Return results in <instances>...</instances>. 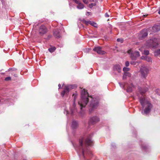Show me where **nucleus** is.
Returning a JSON list of instances; mask_svg holds the SVG:
<instances>
[{
	"label": "nucleus",
	"mask_w": 160,
	"mask_h": 160,
	"mask_svg": "<svg viewBox=\"0 0 160 160\" xmlns=\"http://www.w3.org/2000/svg\"><path fill=\"white\" fill-rule=\"evenodd\" d=\"M70 86H66L64 88V90H65L66 92H69V88Z\"/></svg>",
	"instance_id": "nucleus-24"
},
{
	"label": "nucleus",
	"mask_w": 160,
	"mask_h": 160,
	"mask_svg": "<svg viewBox=\"0 0 160 160\" xmlns=\"http://www.w3.org/2000/svg\"><path fill=\"white\" fill-rule=\"evenodd\" d=\"M130 64L132 65H135L136 64V62L132 61L131 62Z\"/></svg>",
	"instance_id": "nucleus-34"
},
{
	"label": "nucleus",
	"mask_w": 160,
	"mask_h": 160,
	"mask_svg": "<svg viewBox=\"0 0 160 160\" xmlns=\"http://www.w3.org/2000/svg\"><path fill=\"white\" fill-rule=\"evenodd\" d=\"M126 77H127V76H126V75L124 73V74L123 76V80H124V79H125L126 78Z\"/></svg>",
	"instance_id": "nucleus-35"
},
{
	"label": "nucleus",
	"mask_w": 160,
	"mask_h": 160,
	"mask_svg": "<svg viewBox=\"0 0 160 160\" xmlns=\"http://www.w3.org/2000/svg\"><path fill=\"white\" fill-rule=\"evenodd\" d=\"M93 50L99 54L103 55L104 54L106 53L105 52L102 50L101 47H95L93 49Z\"/></svg>",
	"instance_id": "nucleus-9"
},
{
	"label": "nucleus",
	"mask_w": 160,
	"mask_h": 160,
	"mask_svg": "<svg viewBox=\"0 0 160 160\" xmlns=\"http://www.w3.org/2000/svg\"><path fill=\"white\" fill-rule=\"evenodd\" d=\"M145 60L148 62H152V59L149 56H146Z\"/></svg>",
	"instance_id": "nucleus-21"
},
{
	"label": "nucleus",
	"mask_w": 160,
	"mask_h": 160,
	"mask_svg": "<svg viewBox=\"0 0 160 160\" xmlns=\"http://www.w3.org/2000/svg\"><path fill=\"white\" fill-rule=\"evenodd\" d=\"M77 112V110L75 108V105L74 103L73 105V108L70 109V112H69L67 110H65L64 113L66 115L70 113L71 115H74Z\"/></svg>",
	"instance_id": "nucleus-12"
},
{
	"label": "nucleus",
	"mask_w": 160,
	"mask_h": 160,
	"mask_svg": "<svg viewBox=\"0 0 160 160\" xmlns=\"http://www.w3.org/2000/svg\"><path fill=\"white\" fill-rule=\"evenodd\" d=\"M148 35V33L146 30H143L141 32L140 35V37H141L142 38H144L146 37Z\"/></svg>",
	"instance_id": "nucleus-16"
},
{
	"label": "nucleus",
	"mask_w": 160,
	"mask_h": 160,
	"mask_svg": "<svg viewBox=\"0 0 160 160\" xmlns=\"http://www.w3.org/2000/svg\"><path fill=\"white\" fill-rule=\"evenodd\" d=\"M146 56H142L141 57V58L142 59V60H146Z\"/></svg>",
	"instance_id": "nucleus-33"
},
{
	"label": "nucleus",
	"mask_w": 160,
	"mask_h": 160,
	"mask_svg": "<svg viewBox=\"0 0 160 160\" xmlns=\"http://www.w3.org/2000/svg\"><path fill=\"white\" fill-rule=\"evenodd\" d=\"M91 2L93 1L94 0H90Z\"/></svg>",
	"instance_id": "nucleus-42"
},
{
	"label": "nucleus",
	"mask_w": 160,
	"mask_h": 160,
	"mask_svg": "<svg viewBox=\"0 0 160 160\" xmlns=\"http://www.w3.org/2000/svg\"><path fill=\"white\" fill-rule=\"evenodd\" d=\"M129 62L128 61H126V62H125V66H126V67H128L129 66Z\"/></svg>",
	"instance_id": "nucleus-30"
},
{
	"label": "nucleus",
	"mask_w": 160,
	"mask_h": 160,
	"mask_svg": "<svg viewBox=\"0 0 160 160\" xmlns=\"http://www.w3.org/2000/svg\"><path fill=\"white\" fill-rule=\"evenodd\" d=\"M89 98L91 99L90 104H89V111L91 112L92 111L96 108L98 105V102L96 98H92L90 97Z\"/></svg>",
	"instance_id": "nucleus-5"
},
{
	"label": "nucleus",
	"mask_w": 160,
	"mask_h": 160,
	"mask_svg": "<svg viewBox=\"0 0 160 160\" xmlns=\"http://www.w3.org/2000/svg\"><path fill=\"white\" fill-rule=\"evenodd\" d=\"M79 146L75 148V149L78 153H82L84 158L86 154L91 157L92 155V153L87 147L88 146H91L93 144V142L91 139L89 138H87L84 143L83 139H81L79 140Z\"/></svg>",
	"instance_id": "nucleus-1"
},
{
	"label": "nucleus",
	"mask_w": 160,
	"mask_h": 160,
	"mask_svg": "<svg viewBox=\"0 0 160 160\" xmlns=\"http://www.w3.org/2000/svg\"><path fill=\"white\" fill-rule=\"evenodd\" d=\"M154 55L156 56L160 57V49L157 50L154 52Z\"/></svg>",
	"instance_id": "nucleus-20"
},
{
	"label": "nucleus",
	"mask_w": 160,
	"mask_h": 160,
	"mask_svg": "<svg viewBox=\"0 0 160 160\" xmlns=\"http://www.w3.org/2000/svg\"><path fill=\"white\" fill-rule=\"evenodd\" d=\"M11 78L10 77H6L5 78V80L6 81H9V80H11Z\"/></svg>",
	"instance_id": "nucleus-29"
},
{
	"label": "nucleus",
	"mask_w": 160,
	"mask_h": 160,
	"mask_svg": "<svg viewBox=\"0 0 160 160\" xmlns=\"http://www.w3.org/2000/svg\"><path fill=\"white\" fill-rule=\"evenodd\" d=\"M144 47H142L140 48L139 50L140 51L142 52L143 51V54L147 55L149 54V51L148 50H145Z\"/></svg>",
	"instance_id": "nucleus-17"
},
{
	"label": "nucleus",
	"mask_w": 160,
	"mask_h": 160,
	"mask_svg": "<svg viewBox=\"0 0 160 160\" xmlns=\"http://www.w3.org/2000/svg\"><path fill=\"white\" fill-rule=\"evenodd\" d=\"M78 126V122L76 121H73L72 123V127L73 129L76 128Z\"/></svg>",
	"instance_id": "nucleus-19"
},
{
	"label": "nucleus",
	"mask_w": 160,
	"mask_h": 160,
	"mask_svg": "<svg viewBox=\"0 0 160 160\" xmlns=\"http://www.w3.org/2000/svg\"><path fill=\"white\" fill-rule=\"evenodd\" d=\"M158 91H159V89H156V92H158Z\"/></svg>",
	"instance_id": "nucleus-41"
},
{
	"label": "nucleus",
	"mask_w": 160,
	"mask_h": 160,
	"mask_svg": "<svg viewBox=\"0 0 160 160\" xmlns=\"http://www.w3.org/2000/svg\"><path fill=\"white\" fill-rule=\"evenodd\" d=\"M158 13L160 15V10L158 11Z\"/></svg>",
	"instance_id": "nucleus-40"
},
{
	"label": "nucleus",
	"mask_w": 160,
	"mask_h": 160,
	"mask_svg": "<svg viewBox=\"0 0 160 160\" xmlns=\"http://www.w3.org/2000/svg\"><path fill=\"white\" fill-rule=\"evenodd\" d=\"M123 70L124 72H127L129 71L130 68L126 67H124L123 68Z\"/></svg>",
	"instance_id": "nucleus-25"
},
{
	"label": "nucleus",
	"mask_w": 160,
	"mask_h": 160,
	"mask_svg": "<svg viewBox=\"0 0 160 160\" xmlns=\"http://www.w3.org/2000/svg\"><path fill=\"white\" fill-rule=\"evenodd\" d=\"M146 45L148 47L157 48L158 45L157 38H153L148 41L146 42Z\"/></svg>",
	"instance_id": "nucleus-4"
},
{
	"label": "nucleus",
	"mask_w": 160,
	"mask_h": 160,
	"mask_svg": "<svg viewBox=\"0 0 160 160\" xmlns=\"http://www.w3.org/2000/svg\"><path fill=\"white\" fill-rule=\"evenodd\" d=\"M66 92L65 90L63 91L61 93V95L63 97L64 96Z\"/></svg>",
	"instance_id": "nucleus-28"
},
{
	"label": "nucleus",
	"mask_w": 160,
	"mask_h": 160,
	"mask_svg": "<svg viewBox=\"0 0 160 160\" xmlns=\"http://www.w3.org/2000/svg\"><path fill=\"white\" fill-rule=\"evenodd\" d=\"M128 53L130 55V58L132 60H135L137 58L140 56L139 52L138 51H135L134 52L131 49L128 50Z\"/></svg>",
	"instance_id": "nucleus-8"
},
{
	"label": "nucleus",
	"mask_w": 160,
	"mask_h": 160,
	"mask_svg": "<svg viewBox=\"0 0 160 160\" xmlns=\"http://www.w3.org/2000/svg\"><path fill=\"white\" fill-rule=\"evenodd\" d=\"M153 31L154 32H158L160 30V26H154L152 28Z\"/></svg>",
	"instance_id": "nucleus-18"
},
{
	"label": "nucleus",
	"mask_w": 160,
	"mask_h": 160,
	"mask_svg": "<svg viewBox=\"0 0 160 160\" xmlns=\"http://www.w3.org/2000/svg\"><path fill=\"white\" fill-rule=\"evenodd\" d=\"M146 91V90H144L140 91L142 96L139 98V100L143 108L145 107L144 111V113L147 114L151 111L152 107V105L149 101L146 99L145 96L143 95L144 94Z\"/></svg>",
	"instance_id": "nucleus-2"
},
{
	"label": "nucleus",
	"mask_w": 160,
	"mask_h": 160,
	"mask_svg": "<svg viewBox=\"0 0 160 160\" xmlns=\"http://www.w3.org/2000/svg\"><path fill=\"white\" fill-rule=\"evenodd\" d=\"M86 15H91V12H86Z\"/></svg>",
	"instance_id": "nucleus-32"
},
{
	"label": "nucleus",
	"mask_w": 160,
	"mask_h": 160,
	"mask_svg": "<svg viewBox=\"0 0 160 160\" xmlns=\"http://www.w3.org/2000/svg\"><path fill=\"white\" fill-rule=\"evenodd\" d=\"M124 73L126 75V76H128V77H130L131 76V74L128 72H125Z\"/></svg>",
	"instance_id": "nucleus-26"
},
{
	"label": "nucleus",
	"mask_w": 160,
	"mask_h": 160,
	"mask_svg": "<svg viewBox=\"0 0 160 160\" xmlns=\"http://www.w3.org/2000/svg\"><path fill=\"white\" fill-rule=\"evenodd\" d=\"M119 83L120 87L124 89H125V87H127V91L128 92H131L132 89L134 87L132 83L130 82L126 84L119 82Z\"/></svg>",
	"instance_id": "nucleus-6"
},
{
	"label": "nucleus",
	"mask_w": 160,
	"mask_h": 160,
	"mask_svg": "<svg viewBox=\"0 0 160 160\" xmlns=\"http://www.w3.org/2000/svg\"><path fill=\"white\" fill-rule=\"evenodd\" d=\"M58 86L59 87V88H60L61 87V85L60 84H59L58 85Z\"/></svg>",
	"instance_id": "nucleus-39"
},
{
	"label": "nucleus",
	"mask_w": 160,
	"mask_h": 160,
	"mask_svg": "<svg viewBox=\"0 0 160 160\" xmlns=\"http://www.w3.org/2000/svg\"><path fill=\"white\" fill-rule=\"evenodd\" d=\"M75 97H74V100H75Z\"/></svg>",
	"instance_id": "nucleus-44"
},
{
	"label": "nucleus",
	"mask_w": 160,
	"mask_h": 160,
	"mask_svg": "<svg viewBox=\"0 0 160 160\" xmlns=\"http://www.w3.org/2000/svg\"><path fill=\"white\" fill-rule=\"evenodd\" d=\"M47 32L46 27L43 25H41L39 28V32L40 34L43 35L45 34Z\"/></svg>",
	"instance_id": "nucleus-10"
},
{
	"label": "nucleus",
	"mask_w": 160,
	"mask_h": 160,
	"mask_svg": "<svg viewBox=\"0 0 160 160\" xmlns=\"http://www.w3.org/2000/svg\"><path fill=\"white\" fill-rule=\"evenodd\" d=\"M117 41L118 42H121V43L122 42V40L120 38H118Z\"/></svg>",
	"instance_id": "nucleus-31"
},
{
	"label": "nucleus",
	"mask_w": 160,
	"mask_h": 160,
	"mask_svg": "<svg viewBox=\"0 0 160 160\" xmlns=\"http://www.w3.org/2000/svg\"><path fill=\"white\" fill-rule=\"evenodd\" d=\"M74 96V94H73V96Z\"/></svg>",
	"instance_id": "nucleus-43"
},
{
	"label": "nucleus",
	"mask_w": 160,
	"mask_h": 160,
	"mask_svg": "<svg viewBox=\"0 0 160 160\" xmlns=\"http://www.w3.org/2000/svg\"><path fill=\"white\" fill-rule=\"evenodd\" d=\"M90 24L92 25V26L95 27H97V23L93 22L90 21L89 22Z\"/></svg>",
	"instance_id": "nucleus-22"
},
{
	"label": "nucleus",
	"mask_w": 160,
	"mask_h": 160,
	"mask_svg": "<svg viewBox=\"0 0 160 160\" xmlns=\"http://www.w3.org/2000/svg\"><path fill=\"white\" fill-rule=\"evenodd\" d=\"M88 97L89 96L87 91L84 89H82L81 92V98L78 102L81 110L87 104L89 100Z\"/></svg>",
	"instance_id": "nucleus-3"
},
{
	"label": "nucleus",
	"mask_w": 160,
	"mask_h": 160,
	"mask_svg": "<svg viewBox=\"0 0 160 160\" xmlns=\"http://www.w3.org/2000/svg\"><path fill=\"white\" fill-rule=\"evenodd\" d=\"M113 69V72L116 75L117 74V73H120L122 71L121 68L120 67V65H116L114 66Z\"/></svg>",
	"instance_id": "nucleus-11"
},
{
	"label": "nucleus",
	"mask_w": 160,
	"mask_h": 160,
	"mask_svg": "<svg viewBox=\"0 0 160 160\" xmlns=\"http://www.w3.org/2000/svg\"><path fill=\"white\" fill-rule=\"evenodd\" d=\"M83 2L86 4H87L88 3V0H83Z\"/></svg>",
	"instance_id": "nucleus-36"
},
{
	"label": "nucleus",
	"mask_w": 160,
	"mask_h": 160,
	"mask_svg": "<svg viewBox=\"0 0 160 160\" xmlns=\"http://www.w3.org/2000/svg\"><path fill=\"white\" fill-rule=\"evenodd\" d=\"M105 16L106 17H109V15L107 13L105 14Z\"/></svg>",
	"instance_id": "nucleus-38"
},
{
	"label": "nucleus",
	"mask_w": 160,
	"mask_h": 160,
	"mask_svg": "<svg viewBox=\"0 0 160 160\" xmlns=\"http://www.w3.org/2000/svg\"><path fill=\"white\" fill-rule=\"evenodd\" d=\"M56 48L55 47H52V48H49L48 49V50L49 51L51 52H53L54 51H55V50L56 49Z\"/></svg>",
	"instance_id": "nucleus-23"
},
{
	"label": "nucleus",
	"mask_w": 160,
	"mask_h": 160,
	"mask_svg": "<svg viewBox=\"0 0 160 160\" xmlns=\"http://www.w3.org/2000/svg\"><path fill=\"white\" fill-rule=\"evenodd\" d=\"M53 34L56 38H59L60 37V32L58 29L54 30L53 31Z\"/></svg>",
	"instance_id": "nucleus-15"
},
{
	"label": "nucleus",
	"mask_w": 160,
	"mask_h": 160,
	"mask_svg": "<svg viewBox=\"0 0 160 160\" xmlns=\"http://www.w3.org/2000/svg\"><path fill=\"white\" fill-rule=\"evenodd\" d=\"M93 5H94V4L91 3L89 5V7L90 8H91L93 6Z\"/></svg>",
	"instance_id": "nucleus-37"
},
{
	"label": "nucleus",
	"mask_w": 160,
	"mask_h": 160,
	"mask_svg": "<svg viewBox=\"0 0 160 160\" xmlns=\"http://www.w3.org/2000/svg\"><path fill=\"white\" fill-rule=\"evenodd\" d=\"M76 3H78L77 6V8L78 9H82L84 7V5L82 3H79L78 0H73Z\"/></svg>",
	"instance_id": "nucleus-14"
},
{
	"label": "nucleus",
	"mask_w": 160,
	"mask_h": 160,
	"mask_svg": "<svg viewBox=\"0 0 160 160\" xmlns=\"http://www.w3.org/2000/svg\"><path fill=\"white\" fill-rule=\"evenodd\" d=\"M99 121V118L98 117H93L90 118V122L91 123L94 124L98 122Z\"/></svg>",
	"instance_id": "nucleus-13"
},
{
	"label": "nucleus",
	"mask_w": 160,
	"mask_h": 160,
	"mask_svg": "<svg viewBox=\"0 0 160 160\" xmlns=\"http://www.w3.org/2000/svg\"><path fill=\"white\" fill-rule=\"evenodd\" d=\"M149 72L148 68L145 66H142L140 69V72L142 77L146 78L147 77Z\"/></svg>",
	"instance_id": "nucleus-7"
},
{
	"label": "nucleus",
	"mask_w": 160,
	"mask_h": 160,
	"mask_svg": "<svg viewBox=\"0 0 160 160\" xmlns=\"http://www.w3.org/2000/svg\"><path fill=\"white\" fill-rule=\"evenodd\" d=\"M91 21H87L85 20H83V22L84 23L88 25V24H90L89 22H90Z\"/></svg>",
	"instance_id": "nucleus-27"
}]
</instances>
